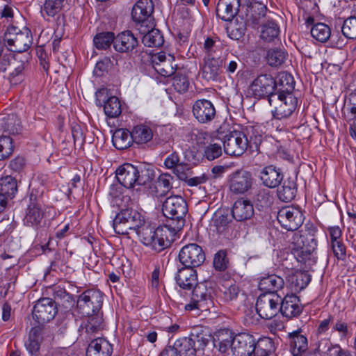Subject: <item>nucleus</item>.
Segmentation results:
<instances>
[{
	"label": "nucleus",
	"instance_id": "f8f14e48",
	"mask_svg": "<svg viewBox=\"0 0 356 356\" xmlns=\"http://www.w3.org/2000/svg\"><path fill=\"white\" fill-rule=\"evenodd\" d=\"M281 297L277 293L261 294L256 302L258 315L264 319H271L279 313Z\"/></svg>",
	"mask_w": 356,
	"mask_h": 356
},
{
	"label": "nucleus",
	"instance_id": "2f4dec72",
	"mask_svg": "<svg viewBox=\"0 0 356 356\" xmlns=\"http://www.w3.org/2000/svg\"><path fill=\"white\" fill-rule=\"evenodd\" d=\"M231 221L227 211H218L211 219L210 229L218 234H222L227 229Z\"/></svg>",
	"mask_w": 356,
	"mask_h": 356
},
{
	"label": "nucleus",
	"instance_id": "a19ab883",
	"mask_svg": "<svg viewBox=\"0 0 356 356\" xmlns=\"http://www.w3.org/2000/svg\"><path fill=\"white\" fill-rule=\"evenodd\" d=\"M65 0H45L41 8V13L43 17H55L58 14L64 6Z\"/></svg>",
	"mask_w": 356,
	"mask_h": 356
},
{
	"label": "nucleus",
	"instance_id": "69168bd1",
	"mask_svg": "<svg viewBox=\"0 0 356 356\" xmlns=\"http://www.w3.org/2000/svg\"><path fill=\"white\" fill-rule=\"evenodd\" d=\"M113 62L108 57H105L98 61L94 69V74L97 76H102L112 67Z\"/></svg>",
	"mask_w": 356,
	"mask_h": 356
},
{
	"label": "nucleus",
	"instance_id": "052dcab7",
	"mask_svg": "<svg viewBox=\"0 0 356 356\" xmlns=\"http://www.w3.org/2000/svg\"><path fill=\"white\" fill-rule=\"evenodd\" d=\"M223 334L216 335L213 339L214 346L222 353H227L229 348L232 349V337L224 338Z\"/></svg>",
	"mask_w": 356,
	"mask_h": 356
},
{
	"label": "nucleus",
	"instance_id": "2eb2a0df",
	"mask_svg": "<svg viewBox=\"0 0 356 356\" xmlns=\"http://www.w3.org/2000/svg\"><path fill=\"white\" fill-rule=\"evenodd\" d=\"M277 218L283 228L292 232L297 230L304 221L302 211L293 207H285L280 209Z\"/></svg>",
	"mask_w": 356,
	"mask_h": 356
},
{
	"label": "nucleus",
	"instance_id": "bb28decb",
	"mask_svg": "<svg viewBox=\"0 0 356 356\" xmlns=\"http://www.w3.org/2000/svg\"><path fill=\"white\" fill-rule=\"evenodd\" d=\"M140 33L143 34L142 42L145 46L149 47H159L164 42L162 33L159 29L152 27H141L138 28Z\"/></svg>",
	"mask_w": 356,
	"mask_h": 356
},
{
	"label": "nucleus",
	"instance_id": "680f3d73",
	"mask_svg": "<svg viewBox=\"0 0 356 356\" xmlns=\"http://www.w3.org/2000/svg\"><path fill=\"white\" fill-rule=\"evenodd\" d=\"M222 298L225 302H230L236 298L239 293L238 286L234 283H227L222 290Z\"/></svg>",
	"mask_w": 356,
	"mask_h": 356
},
{
	"label": "nucleus",
	"instance_id": "603ef678",
	"mask_svg": "<svg viewBox=\"0 0 356 356\" xmlns=\"http://www.w3.org/2000/svg\"><path fill=\"white\" fill-rule=\"evenodd\" d=\"M343 35L348 39H356V17H349L346 19L341 27Z\"/></svg>",
	"mask_w": 356,
	"mask_h": 356
},
{
	"label": "nucleus",
	"instance_id": "5fc2aeb1",
	"mask_svg": "<svg viewBox=\"0 0 356 356\" xmlns=\"http://www.w3.org/2000/svg\"><path fill=\"white\" fill-rule=\"evenodd\" d=\"M332 331L337 332L341 340L348 339L353 334L348 323L341 319H339L333 323Z\"/></svg>",
	"mask_w": 356,
	"mask_h": 356
},
{
	"label": "nucleus",
	"instance_id": "412c9836",
	"mask_svg": "<svg viewBox=\"0 0 356 356\" xmlns=\"http://www.w3.org/2000/svg\"><path fill=\"white\" fill-rule=\"evenodd\" d=\"M241 0H218L216 15L223 21L232 22L239 11Z\"/></svg>",
	"mask_w": 356,
	"mask_h": 356
},
{
	"label": "nucleus",
	"instance_id": "0eeeda50",
	"mask_svg": "<svg viewBox=\"0 0 356 356\" xmlns=\"http://www.w3.org/2000/svg\"><path fill=\"white\" fill-rule=\"evenodd\" d=\"M269 104L273 107V118L282 120L289 118L296 111L298 99L293 93L276 92L270 97Z\"/></svg>",
	"mask_w": 356,
	"mask_h": 356
},
{
	"label": "nucleus",
	"instance_id": "7c9ffc66",
	"mask_svg": "<svg viewBox=\"0 0 356 356\" xmlns=\"http://www.w3.org/2000/svg\"><path fill=\"white\" fill-rule=\"evenodd\" d=\"M289 346L293 356H301L308 349V341L306 337L296 332L289 335Z\"/></svg>",
	"mask_w": 356,
	"mask_h": 356
},
{
	"label": "nucleus",
	"instance_id": "e433bc0d",
	"mask_svg": "<svg viewBox=\"0 0 356 356\" xmlns=\"http://www.w3.org/2000/svg\"><path fill=\"white\" fill-rule=\"evenodd\" d=\"M44 217V212L38 204H32L28 209L24 222L27 225L38 226L40 225Z\"/></svg>",
	"mask_w": 356,
	"mask_h": 356
},
{
	"label": "nucleus",
	"instance_id": "c756f323",
	"mask_svg": "<svg viewBox=\"0 0 356 356\" xmlns=\"http://www.w3.org/2000/svg\"><path fill=\"white\" fill-rule=\"evenodd\" d=\"M284 282L282 277L275 275H268L260 279L259 282V289L265 291V293H274L282 289L284 286Z\"/></svg>",
	"mask_w": 356,
	"mask_h": 356
},
{
	"label": "nucleus",
	"instance_id": "f704fd0d",
	"mask_svg": "<svg viewBox=\"0 0 356 356\" xmlns=\"http://www.w3.org/2000/svg\"><path fill=\"white\" fill-rule=\"evenodd\" d=\"M17 192V179L8 175L0 179V194L6 199H12Z\"/></svg>",
	"mask_w": 356,
	"mask_h": 356
},
{
	"label": "nucleus",
	"instance_id": "0e129e2a",
	"mask_svg": "<svg viewBox=\"0 0 356 356\" xmlns=\"http://www.w3.org/2000/svg\"><path fill=\"white\" fill-rule=\"evenodd\" d=\"M154 70L161 76L168 77L175 74V68L172 65L171 59L154 65Z\"/></svg>",
	"mask_w": 356,
	"mask_h": 356
},
{
	"label": "nucleus",
	"instance_id": "a211bd4d",
	"mask_svg": "<svg viewBox=\"0 0 356 356\" xmlns=\"http://www.w3.org/2000/svg\"><path fill=\"white\" fill-rule=\"evenodd\" d=\"M194 118L201 124L211 122L216 115V111L213 103L205 99L196 100L192 107Z\"/></svg>",
	"mask_w": 356,
	"mask_h": 356
},
{
	"label": "nucleus",
	"instance_id": "864d4df0",
	"mask_svg": "<svg viewBox=\"0 0 356 356\" xmlns=\"http://www.w3.org/2000/svg\"><path fill=\"white\" fill-rule=\"evenodd\" d=\"M310 281L309 277L303 273H298L291 277V287L295 291L304 289Z\"/></svg>",
	"mask_w": 356,
	"mask_h": 356
},
{
	"label": "nucleus",
	"instance_id": "09e8293b",
	"mask_svg": "<svg viewBox=\"0 0 356 356\" xmlns=\"http://www.w3.org/2000/svg\"><path fill=\"white\" fill-rule=\"evenodd\" d=\"M104 110L105 114L109 118H116L122 112L121 104L116 97H111L105 102Z\"/></svg>",
	"mask_w": 356,
	"mask_h": 356
},
{
	"label": "nucleus",
	"instance_id": "5701e85b",
	"mask_svg": "<svg viewBox=\"0 0 356 356\" xmlns=\"http://www.w3.org/2000/svg\"><path fill=\"white\" fill-rule=\"evenodd\" d=\"M259 177L265 186L273 188L280 185L283 179V174L280 168L269 165L260 170Z\"/></svg>",
	"mask_w": 356,
	"mask_h": 356
},
{
	"label": "nucleus",
	"instance_id": "3c124183",
	"mask_svg": "<svg viewBox=\"0 0 356 356\" xmlns=\"http://www.w3.org/2000/svg\"><path fill=\"white\" fill-rule=\"evenodd\" d=\"M223 49L222 44L218 38L208 37L204 42V49L209 56L217 57V52Z\"/></svg>",
	"mask_w": 356,
	"mask_h": 356
},
{
	"label": "nucleus",
	"instance_id": "8fccbe9b",
	"mask_svg": "<svg viewBox=\"0 0 356 356\" xmlns=\"http://www.w3.org/2000/svg\"><path fill=\"white\" fill-rule=\"evenodd\" d=\"M226 31L228 36L235 40H240L244 35L246 31L245 24L243 22H231L227 27Z\"/></svg>",
	"mask_w": 356,
	"mask_h": 356
},
{
	"label": "nucleus",
	"instance_id": "774afa93",
	"mask_svg": "<svg viewBox=\"0 0 356 356\" xmlns=\"http://www.w3.org/2000/svg\"><path fill=\"white\" fill-rule=\"evenodd\" d=\"M213 264L216 270L220 271L225 270L228 264L225 252L223 250L218 251L214 255Z\"/></svg>",
	"mask_w": 356,
	"mask_h": 356
},
{
	"label": "nucleus",
	"instance_id": "4d7b16f0",
	"mask_svg": "<svg viewBox=\"0 0 356 356\" xmlns=\"http://www.w3.org/2000/svg\"><path fill=\"white\" fill-rule=\"evenodd\" d=\"M173 177L168 173L161 174L157 180L156 188L161 191V194H165L172 188V181Z\"/></svg>",
	"mask_w": 356,
	"mask_h": 356
},
{
	"label": "nucleus",
	"instance_id": "9d476101",
	"mask_svg": "<svg viewBox=\"0 0 356 356\" xmlns=\"http://www.w3.org/2000/svg\"><path fill=\"white\" fill-rule=\"evenodd\" d=\"M103 302L102 293L97 290L89 289L82 293L77 300V307L83 316L98 313Z\"/></svg>",
	"mask_w": 356,
	"mask_h": 356
},
{
	"label": "nucleus",
	"instance_id": "ea45409f",
	"mask_svg": "<svg viewBox=\"0 0 356 356\" xmlns=\"http://www.w3.org/2000/svg\"><path fill=\"white\" fill-rule=\"evenodd\" d=\"M191 297L196 302L207 306V302L211 298V293L205 282L197 283L192 289Z\"/></svg>",
	"mask_w": 356,
	"mask_h": 356
},
{
	"label": "nucleus",
	"instance_id": "20e7f679",
	"mask_svg": "<svg viewBox=\"0 0 356 356\" xmlns=\"http://www.w3.org/2000/svg\"><path fill=\"white\" fill-rule=\"evenodd\" d=\"M187 211V204L181 196H170L163 202L162 213L165 217L172 221V224L166 225L170 226V229L174 230L175 235L177 230L184 227V217Z\"/></svg>",
	"mask_w": 356,
	"mask_h": 356
},
{
	"label": "nucleus",
	"instance_id": "dca6fc26",
	"mask_svg": "<svg viewBox=\"0 0 356 356\" xmlns=\"http://www.w3.org/2000/svg\"><path fill=\"white\" fill-rule=\"evenodd\" d=\"M57 312L55 301L49 298H43L34 305L33 318L39 325H43L54 319Z\"/></svg>",
	"mask_w": 356,
	"mask_h": 356
},
{
	"label": "nucleus",
	"instance_id": "4468645a",
	"mask_svg": "<svg viewBox=\"0 0 356 356\" xmlns=\"http://www.w3.org/2000/svg\"><path fill=\"white\" fill-rule=\"evenodd\" d=\"M179 259L184 266L195 268L204 263L205 254L198 244L189 243L180 250Z\"/></svg>",
	"mask_w": 356,
	"mask_h": 356
},
{
	"label": "nucleus",
	"instance_id": "f3484780",
	"mask_svg": "<svg viewBox=\"0 0 356 356\" xmlns=\"http://www.w3.org/2000/svg\"><path fill=\"white\" fill-rule=\"evenodd\" d=\"M256 350V340L248 333L236 334L232 340V351L236 356H252Z\"/></svg>",
	"mask_w": 356,
	"mask_h": 356
},
{
	"label": "nucleus",
	"instance_id": "6e6d98bb",
	"mask_svg": "<svg viewBox=\"0 0 356 356\" xmlns=\"http://www.w3.org/2000/svg\"><path fill=\"white\" fill-rule=\"evenodd\" d=\"M189 81L186 75L180 72L175 74L172 78V85L174 89L179 93L185 92L189 87Z\"/></svg>",
	"mask_w": 356,
	"mask_h": 356
},
{
	"label": "nucleus",
	"instance_id": "c03bdc74",
	"mask_svg": "<svg viewBox=\"0 0 356 356\" xmlns=\"http://www.w3.org/2000/svg\"><path fill=\"white\" fill-rule=\"evenodd\" d=\"M275 351L273 341L268 337L260 339L256 342L255 356H270Z\"/></svg>",
	"mask_w": 356,
	"mask_h": 356
},
{
	"label": "nucleus",
	"instance_id": "79ce46f5",
	"mask_svg": "<svg viewBox=\"0 0 356 356\" xmlns=\"http://www.w3.org/2000/svg\"><path fill=\"white\" fill-rule=\"evenodd\" d=\"M287 54L282 49L275 48L268 50L266 59L267 63L271 67L282 65L286 60Z\"/></svg>",
	"mask_w": 356,
	"mask_h": 356
},
{
	"label": "nucleus",
	"instance_id": "bf43d9fd",
	"mask_svg": "<svg viewBox=\"0 0 356 356\" xmlns=\"http://www.w3.org/2000/svg\"><path fill=\"white\" fill-rule=\"evenodd\" d=\"M13 152V140L10 136L0 137V160L8 158Z\"/></svg>",
	"mask_w": 356,
	"mask_h": 356
},
{
	"label": "nucleus",
	"instance_id": "cd10ccee",
	"mask_svg": "<svg viewBox=\"0 0 356 356\" xmlns=\"http://www.w3.org/2000/svg\"><path fill=\"white\" fill-rule=\"evenodd\" d=\"M223 59L218 57H211L205 60L202 70V78L207 81L216 80L222 67Z\"/></svg>",
	"mask_w": 356,
	"mask_h": 356
},
{
	"label": "nucleus",
	"instance_id": "72a5a7b5",
	"mask_svg": "<svg viewBox=\"0 0 356 356\" xmlns=\"http://www.w3.org/2000/svg\"><path fill=\"white\" fill-rule=\"evenodd\" d=\"M131 134L134 142L138 145L147 144L153 138L152 129L145 124L135 126L131 131Z\"/></svg>",
	"mask_w": 356,
	"mask_h": 356
},
{
	"label": "nucleus",
	"instance_id": "ddd939ff",
	"mask_svg": "<svg viewBox=\"0 0 356 356\" xmlns=\"http://www.w3.org/2000/svg\"><path fill=\"white\" fill-rule=\"evenodd\" d=\"M154 10V5L152 0H138L132 8V19L141 27L154 26L152 17Z\"/></svg>",
	"mask_w": 356,
	"mask_h": 356
},
{
	"label": "nucleus",
	"instance_id": "58836bf2",
	"mask_svg": "<svg viewBox=\"0 0 356 356\" xmlns=\"http://www.w3.org/2000/svg\"><path fill=\"white\" fill-rule=\"evenodd\" d=\"M339 346V344L332 343L330 338H322L316 343L313 352L320 356H332L334 350H337Z\"/></svg>",
	"mask_w": 356,
	"mask_h": 356
},
{
	"label": "nucleus",
	"instance_id": "9b49d317",
	"mask_svg": "<svg viewBox=\"0 0 356 356\" xmlns=\"http://www.w3.org/2000/svg\"><path fill=\"white\" fill-rule=\"evenodd\" d=\"M208 339L203 336L192 333L189 337L177 339L171 348L180 356H195L196 350L203 348L207 344Z\"/></svg>",
	"mask_w": 356,
	"mask_h": 356
},
{
	"label": "nucleus",
	"instance_id": "e2e57ef3",
	"mask_svg": "<svg viewBox=\"0 0 356 356\" xmlns=\"http://www.w3.org/2000/svg\"><path fill=\"white\" fill-rule=\"evenodd\" d=\"M222 154L221 146L218 144H210L204 150V156L209 161H213Z\"/></svg>",
	"mask_w": 356,
	"mask_h": 356
},
{
	"label": "nucleus",
	"instance_id": "a878e982",
	"mask_svg": "<svg viewBox=\"0 0 356 356\" xmlns=\"http://www.w3.org/2000/svg\"><path fill=\"white\" fill-rule=\"evenodd\" d=\"M113 352L112 345L104 338L98 337L89 343L86 356H111Z\"/></svg>",
	"mask_w": 356,
	"mask_h": 356
},
{
	"label": "nucleus",
	"instance_id": "c9c22d12",
	"mask_svg": "<svg viewBox=\"0 0 356 356\" xmlns=\"http://www.w3.org/2000/svg\"><path fill=\"white\" fill-rule=\"evenodd\" d=\"M297 193V185L294 180H284L282 186L277 190V196L282 202H288L293 200Z\"/></svg>",
	"mask_w": 356,
	"mask_h": 356
},
{
	"label": "nucleus",
	"instance_id": "7ed1b4c3",
	"mask_svg": "<svg viewBox=\"0 0 356 356\" xmlns=\"http://www.w3.org/2000/svg\"><path fill=\"white\" fill-rule=\"evenodd\" d=\"M116 178L118 182L127 188L135 185L143 186L152 181L154 173L152 170L138 168L131 163H124L116 170Z\"/></svg>",
	"mask_w": 356,
	"mask_h": 356
},
{
	"label": "nucleus",
	"instance_id": "f257e3e1",
	"mask_svg": "<svg viewBox=\"0 0 356 356\" xmlns=\"http://www.w3.org/2000/svg\"><path fill=\"white\" fill-rule=\"evenodd\" d=\"M134 232L145 245L150 246L158 252L170 247L175 240L174 230L170 229V226L165 225L155 228L145 220Z\"/></svg>",
	"mask_w": 356,
	"mask_h": 356
},
{
	"label": "nucleus",
	"instance_id": "b1692460",
	"mask_svg": "<svg viewBox=\"0 0 356 356\" xmlns=\"http://www.w3.org/2000/svg\"><path fill=\"white\" fill-rule=\"evenodd\" d=\"M176 283L184 290H191L197 282V274L194 268L182 267L175 275Z\"/></svg>",
	"mask_w": 356,
	"mask_h": 356
},
{
	"label": "nucleus",
	"instance_id": "49530a36",
	"mask_svg": "<svg viewBox=\"0 0 356 356\" xmlns=\"http://www.w3.org/2000/svg\"><path fill=\"white\" fill-rule=\"evenodd\" d=\"M277 86L279 89L277 92L292 93L295 86L293 77L286 72L280 73L279 81L277 83Z\"/></svg>",
	"mask_w": 356,
	"mask_h": 356
},
{
	"label": "nucleus",
	"instance_id": "338daca9",
	"mask_svg": "<svg viewBox=\"0 0 356 356\" xmlns=\"http://www.w3.org/2000/svg\"><path fill=\"white\" fill-rule=\"evenodd\" d=\"M24 69V63L23 60L17 55H12L10 72V76H16L19 75Z\"/></svg>",
	"mask_w": 356,
	"mask_h": 356
},
{
	"label": "nucleus",
	"instance_id": "aec40b11",
	"mask_svg": "<svg viewBox=\"0 0 356 356\" xmlns=\"http://www.w3.org/2000/svg\"><path fill=\"white\" fill-rule=\"evenodd\" d=\"M138 45V41L130 31H123L115 36L114 49L120 53H131Z\"/></svg>",
	"mask_w": 356,
	"mask_h": 356
},
{
	"label": "nucleus",
	"instance_id": "13d9d810",
	"mask_svg": "<svg viewBox=\"0 0 356 356\" xmlns=\"http://www.w3.org/2000/svg\"><path fill=\"white\" fill-rule=\"evenodd\" d=\"M88 316V319L85 326L87 333L96 332L102 327L103 319L99 312Z\"/></svg>",
	"mask_w": 356,
	"mask_h": 356
},
{
	"label": "nucleus",
	"instance_id": "423d86ee",
	"mask_svg": "<svg viewBox=\"0 0 356 356\" xmlns=\"http://www.w3.org/2000/svg\"><path fill=\"white\" fill-rule=\"evenodd\" d=\"M3 41L10 51L22 53L29 49L33 43V38L28 28L20 29L17 26H10L4 33Z\"/></svg>",
	"mask_w": 356,
	"mask_h": 356
},
{
	"label": "nucleus",
	"instance_id": "1a4fd4ad",
	"mask_svg": "<svg viewBox=\"0 0 356 356\" xmlns=\"http://www.w3.org/2000/svg\"><path fill=\"white\" fill-rule=\"evenodd\" d=\"M277 81L270 74H261L250 83L249 92L256 99L267 97L269 101L271 96L275 95Z\"/></svg>",
	"mask_w": 356,
	"mask_h": 356
},
{
	"label": "nucleus",
	"instance_id": "6e6552de",
	"mask_svg": "<svg viewBox=\"0 0 356 356\" xmlns=\"http://www.w3.org/2000/svg\"><path fill=\"white\" fill-rule=\"evenodd\" d=\"M144 218L136 210L127 208L122 209L113 220V227L118 234L127 235L129 231H135Z\"/></svg>",
	"mask_w": 356,
	"mask_h": 356
},
{
	"label": "nucleus",
	"instance_id": "6ab92c4d",
	"mask_svg": "<svg viewBox=\"0 0 356 356\" xmlns=\"http://www.w3.org/2000/svg\"><path fill=\"white\" fill-rule=\"evenodd\" d=\"M252 180L249 172L238 170L230 176L229 189L234 194H243L251 188Z\"/></svg>",
	"mask_w": 356,
	"mask_h": 356
},
{
	"label": "nucleus",
	"instance_id": "473e14b6",
	"mask_svg": "<svg viewBox=\"0 0 356 356\" xmlns=\"http://www.w3.org/2000/svg\"><path fill=\"white\" fill-rule=\"evenodd\" d=\"M134 142L131 131L127 129H119L115 131L112 136L113 146L120 150L125 149L130 147Z\"/></svg>",
	"mask_w": 356,
	"mask_h": 356
},
{
	"label": "nucleus",
	"instance_id": "de8ad7c7",
	"mask_svg": "<svg viewBox=\"0 0 356 356\" xmlns=\"http://www.w3.org/2000/svg\"><path fill=\"white\" fill-rule=\"evenodd\" d=\"M279 33L280 28L277 24L273 21H268L262 26L261 38L266 42H271L278 36Z\"/></svg>",
	"mask_w": 356,
	"mask_h": 356
},
{
	"label": "nucleus",
	"instance_id": "f03ea898",
	"mask_svg": "<svg viewBox=\"0 0 356 356\" xmlns=\"http://www.w3.org/2000/svg\"><path fill=\"white\" fill-rule=\"evenodd\" d=\"M290 249L298 262L302 263L306 268L316 263L317 241L311 234H302L300 232L293 234L289 240Z\"/></svg>",
	"mask_w": 356,
	"mask_h": 356
},
{
	"label": "nucleus",
	"instance_id": "a18cd8bd",
	"mask_svg": "<svg viewBox=\"0 0 356 356\" xmlns=\"http://www.w3.org/2000/svg\"><path fill=\"white\" fill-rule=\"evenodd\" d=\"M312 37L317 41L325 42L331 35L330 28L324 23H317L311 29Z\"/></svg>",
	"mask_w": 356,
	"mask_h": 356
},
{
	"label": "nucleus",
	"instance_id": "4c0bfd02",
	"mask_svg": "<svg viewBox=\"0 0 356 356\" xmlns=\"http://www.w3.org/2000/svg\"><path fill=\"white\" fill-rule=\"evenodd\" d=\"M3 127L6 132L15 135L21 133L22 126L19 117L14 113L8 114L3 118Z\"/></svg>",
	"mask_w": 356,
	"mask_h": 356
},
{
	"label": "nucleus",
	"instance_id": "c85d7f7f",
	"mask_svg": "<svg viewBox=\"0 0 356 356\" xmlns=\"http://www.w3.org/2000/svg\"><path fill=\"white\" fill-rule=\"evenodd\" d=\"M44 328L40 325L31 328L29 332V337L26 342V348L32 356H38L40 348V343L43 339Z\"/></svg>",
	"mask_w": 356,
	"mask_h": 356
},
{
	"label": "nucleus",
	"instance_id": "37998d69",
	"mask_svg": "<svg viewBox=\"0 0 356 356\" xmlns=\"http://www.w3.org/2000/svg\"><path fill=\"white\" fill-rule=\"evenodd\" d=\"M115 35L113 32H101L95 35L93 38L95 47L100 50L107 49L113 44L114 46Z\"/></svg>",
	"mask_w": 356,
	"mask_h": 356
},
{
	"label": "nucleus",
	"instance_id": "39448f33",
	"mask_svg": "<svg viewBox=\"0 0 356 356\" xmlns=\"http://www.w3.org/2000/svg\"><path fill=\"white\" fill-rule=\"evenodd\" d=\"M222 127L217 131V137L222 140L225 152L230 156H241L248 148V138L240 131H228L226 133Z\"/></svg>",
	"mask_w": 356,
	"mask_h": 356
},
{
	"label": "nucleus",
	"instance_id": "4be33fe9",
	"mask_svg": "<svg viewBox=\"0 0 356 356\" xmlns=\"http://www.w3.org/2000/svg\"><path fill=\"white\" fill-rule=\"evenodd\" d=\"M302 310L298 297L296 295H286L281 298L279 312L284 316L291 318L298 316Z\"/></svg>",
	"mask_w": 356,
	"mask_h": 356
},
{
	"label": "nucleus",
	"instance_id": "393cba45",
	"mask_svg": "<svg viewBox=\"0 0 356 356\" xmlns=\"http://www.w3.org/2000/svg\"><path fill=\"white\" fill-rule=\"evenodd\" d=\"M232 213L233 218L237 221L249 220L254 215L253 204L248 200L240 198L234 202Z\"/></svg>",
	"mask_w": 356,
	"mask_h": 356
}]
</instances>
